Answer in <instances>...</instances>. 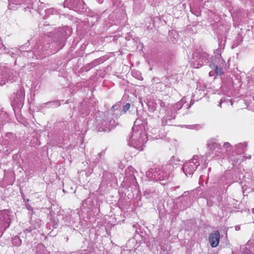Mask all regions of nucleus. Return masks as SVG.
<instances>
[{
  "label": "nucleus",
  "instance_id": "25",
  "mask_svg": "<svg viewBox=\"0 0 254 254\" xmlns=\"http://www.w3.org/2000/svg\"><path fill=\"white\" fill-rule=\"evenodd\" d=\"M101 60L99 59L95 60L94 61H92L90 64H89V68H92L94 66H95L96 65L98 64L100 61Z\"/></svg>",
  "mask_w": 254,
  "mask_h": 254
},
{
  "label": "nucleus",
  "instance_id": "9",
  "mask_svg": "<svg viewBox=\"0 0 254 254\" xmlns=\"http://www.w3.org/2000/svg\"><path fill=\"white\" fill-rule=\"evenodd\" d=\"M209 242L212 248L216 247L220 241V233L218 231H214L209 235Z\"/></svg>",
  "mask_w": 254,
  "mask_h": 254
},
{
  "label": "nucleus",
  "instance_id": "12",
  "mask_svg": "<svg viewBox=\"0 0 254 254\" xmlns=\"http://www.w3.org/2000/svg\"><path fill=\"white\" fill-rule=\"evenodd\" d=\"M50 47V44L48 45L47 44H45L43 43V45H39V44H37L36 46H35L33 53L36 56L40 54H42L45 51H47Z\"/></svg>",
  "mask_w": 254,
  "mask_h": 254
},
{
  "label": "nucleus",
  "instance_id": "19",
  "mask_svg": "<svg viewBox=\"0 0 254 254\" xmlns=\"http://www.w3.org/2000/svg\"><path fill=\"white\" fill-rule=\"evenodd\" d=\"M18 79V74L16 72V71H12L9 74L8 76V80L10 81L11 82H14L16 81Z\"/></svg>",
  "mask_w": 254,
  "mask_h": 254
},
{
  "label": "nucleus",
  "instance_id": "6",
  "mask_svg": "<svg viewBox=\"0 0 254 254\" xmlns=\"http://www.w3.org/2000/svg\"><path fill=\"white\" fill-rule=\"evenodd\" d=\"M25 91L22 87H19L16 92H14L11 96V105L14 108H20L24 104Z\"/></svg>",
  "mask_w": 254,
  "mask_h": 254
},
{
  "label": "nucleus",
  "instance_id": "35",
  "mask_svg": "<svg viewBox=\"0 0 254 254\" xmlns=\"http://www.w3.org/2000/svg\"><path fill=\"white\" fill-rule=\"evenodd\" d=\"M104 153V151H102V152H101L99 153L98 154V155L99 156H101V155H102V154L103 153Z\"/></svg>",
  "mask_w": 254,
  "mask_h": 254
},
{
  "label": "nucleus",
  "instance_id": "31",
  "mask_svg": "<svg viewBox=\"0 0 254 254\" xmlns=\"http://www.w3.org/2000/svg\"><path fill=\"white\" fill-rule=\"evenodd\" d=\"M223 101H224V100H223V99H221L220 100V102H219V104H218V106L219 107H221V104H222V102H223Z\"/></svg>",
  "mask_w": 254,
  "mask_h": 254
},
{
  "label": "nucleus",
  "instance_id": "39",
  "mask_svg": "<svg viewBox=\"0 0 254 254\" xmlns=\"http://www.w3.org/2000/svg\"><path fill=\"white\" fill-rule=\"evenodd\" d=\"M238 45V44H236V43L235 42V43H234V45H233V46H237Z\"/></svg>",
  "mask_w": 254,
  "mask_h": 254
},
{
  "label": "nucleus",
  "instance_id": "1",
  "mask_svg": "<svg viewBox=\"0 0 254 254\" xmlns=\"http://www.w3.org/2000/svg\"><path fill=\"white\" fill-rule=\"evenodd\" d=\"M140 121L136 120L132 128L131 135L129 136L128 145L136 148L139 150H142L144 143L147 140V136L146 133L141 129L139 126Z\"/></svg>",
  "mask_w": 254,
  "mask_h": 254
},
{
  "label": "nucleus",
  "instance_id": "22",
  "mask_svg": "<svg viewBox=\"0 0 254 254\" xmlns=\"http://www.w3.org/2000/svg\"><path fill=\"white\" fill-rule=\"evenodd\" d=\"M157 103L160 105V110L159 111L160 114H161V112L163 111H166V107L165 103L163 102L162 100L158 99L157 100Z\"/></svg>",
  "mask_w": 254,
  "mask_h": 254
},
{
  "label": "nucleus",
  "instance_id": "29",
  "mask_svg": "<svg viewBox=\"0 0 254 254\" xmlns=\"http://www.w3.org/2000/svg\"><path fill=\"white\" fill-rule=\"evenodd\" d=\"M120 107V105L119 104H116V105H114L112 106V110H117L118 109V108Z\"/></svg>",
  "mask_w": 254,
  "mask_h": 254
},
{
  "label": "nucleus",
  "instance_id": "3",
  "mask_svg": "<svg viewBox=\"0 0 254 254\" xmlns=\"http://www.w3.org/2000/svg\"><path fill=\"white\" fill-rule=\"evenodd\" d=\"M199 165V157L197 155H194L190 160L184 164L183 167L184 173L186 176L191 175Z\"/></svg>",
  "mask_w": 254,
  "mask_h": 254
},
{
  "label": "nucleus",
  "instance_id": "18",
  "mask_svg": "<svg viewBox=\"0 0 254 254\" xmlns=\"http://www.w3.org/2000/svg\"><path fill=\"white\" fill-rule=\"evenodd\" d=\"M158 104L157 101H154V100H150L147 102V106L148 107V110L150 112H154L157 108V105Z\"/></svg>",
  "mask_w": 254,
  "mask_h": 254
},
{
  "label": "nucleus",
  "instance_id": "24",
  "mask_svg": "<svg viewBox=\"0 0 254 254\" xmlns=\"http://www.w3.org/2000/svg\"><path fill=\"white\" fill-rule=\"evenodd\" d=\"M46 13L48 15H53L57 13V11L55 9L52 8L46 10Z\"/></svg>",
  "mask_w": 254,
  "mask_h": 254
},
{
  "label": "nucleus",
  "instance_id": "33",
  "mask_svg": "<svg viewBox=\"0 0 254 254\" xmlns=\"http://www.w3.org/2000/svg\"><path fill=\"white\" fill-rule=\"evenodd\" d=\"M3 44L1 42V39L0 38V49H1L3 47Z\"/></svg>",
  "mask_w": 254,
  "mask_h": 254
},
{
  "label": "nucleus",
  "instance_id": "38",
  "mask_svg": "<svg viewBox=\"0 0 254 254\" xmlns=\"http://www.w3.org/2000/svg\"><path fill=\"white\" fill-rule=\"evenodd\" d=\"M98 1H99V2L100 3L103 2V0H98Z\"/></svg>",
  "mask_w": 254,
  "mask_h": 254
},
{
  "label": "nucleus",
  "instance_id": "40",
  "mask_svg": "<svg viewBox=\"0 0 254 254\" xmlns=\"http://www.w3.org/2000/svg\"><path fill=\"white\" fill-rule=\"evenodd\" d=\"M218 60L219 61H222H222L220 59H218Z\"/></svg>",
  "mask_w": 254,
  "mask_h": 254
},
{
  "label": "nucleus",
  "instance_id": "30",
  "mask_svg": "<svg viewBox=\"0 0 254 254\" xmlns=\"http://www.w3.org/2000/svg\"><path fill=\"white\" fill-rule=\"evenodd\" d=\"M215 73H214V71H210L209 72V75L210 76H212L214 75Z\"/></svg>",
  "mask_w": 254,
  "mask_h": 254
},
{
  "label": "nucleus",
  "instance_id": "28",
  "mask_svg": "<svg viewBox=\"0 0 254 254\" xmlns=\"http://www.w3.org/2000/svg\"><path fill=\"white\" fill-rule=\"evenodd\" d=\"M132 75L134 76L135 74H136V78L138 79H139V77H140V73L138 71H132Z\"/></svg>",
  "mask_w": 254,
  "mask_h": 254
},
{
  "label": "nucleus",
  "instance_id": "15",
  "mask_svg": "<svg viewBox=\"0 0 254 254\" xmlns=\"http://www.w3.org/2000/svg\"><path fill=\"white\" fill-rule=\"evenodd\" d=\"M231 149L232 146L231 144L229 142H225L223 145V148H222V152H221L222 154L220 155V157H224L225 156V153L231 151Z\"/></svg>",
  "mask_w": 254,
  "mask_h": 254
},
{
  "label": "nucleus",
  "instance_id": "34",
  "mask_svg": "<svg viewBox=\"0 0 254 254\" xmlns=\"http://www.w3.org/2000/svg\"><path fill=\"white\" fill-rule=\"evenodd\" d=\"M67 3V0H65L64 2V7L66 6Z\"/></svg>",
  "mask_w": 254,
  "mask_h": 254
},
{
  "label": "nucleus",
  "instance_id": "8",
  "mask_svg": "<svg viewBox=\"0 0 254 254\" xmlns=\"http://www.w3.org/2000/svg\"><path fill=\"white\" fill-rule=\"evenodd\" d=\"M117 125L115 120L112 119H107L106 121H104L100 125L98 128V131H110Z\"/></svg>",
  "mask_w": 254,
  "mask_h": 254
},
{
  "label": "nucleus",
  "instance_id": "20",
  "mask_svg": "<svg viewBox=\"0 0 254 254\" xmlns=\"http://www.w3.org/2000/svg\"><path fill=\"white\" fill-rule=\"evenodd\" d=\"M12 244L16 247H19L21 245L22 241L17 236L14 237L12 239Z\"/></svg>",
  "mask_w": 254,
  "mask_h": 254
},
{
  "label": "nucleus",
  "instance_id": "5",
  "mask_svg": "<svg viewBox=\"0 0 254 254\" xmlns=\"http://www.w3.org/2000/svg\"><path fill=\"white\" fill-rule=\"evenodd\" d=\"M11 214L8 210L4 209L0 211V237L10 226Z\"/></svg>",
  "mask_w": 254,
  "mask_h": 254
},
{
  "label": "nucleus",
  "instance_id": "16",
  "mask_svg": "<svg viewBox=\"0 0 254 254\" xmlns=\"http://www.w3.org/2000/svg\"><path fill=\"white\" fill-rule=\"evenodd\" d=\"M36 254H49L46 247L43 244H38L37 246Z\"/></svg>",
  "mask_w": 254,
  "mask_h": 254
},
{
  "label": "nucleus",
  "instance_id": "21",
  "mask_svg": "<svg viewBox=\"0 0 254 254\" xmlns=\"http://www.w3.org/2000/svg\"><path fill=\"white\" fill-rule=\"evenodd\" d=\"M46 105L52 107H58L61 104L60 101H53L46 103Z\"/></svg>",
  "mask_w": 254,
  "mask_h": 254
},
{
  "label": "nucleus",
  "instance_id": "23",
  "mask_svg": "<svg viewBox=\"0 0 254 254\" xmlns=\"http://www.w3.org/2000/svg\"><path fill=\"white\" fill-rule=\"evenodd\" d=\"M64 36L63 34H62L61 35H59V40L56 41V40L55 38L53 40V42H57L61 46V48L63 46V42L64 41Z\"/></svg>",
  "mask_w": 254,
  "mask_h": 254
},
{
  "label": "nucleus",
  "instance_id": "37",
  "mask_svg": "<svg viewBox=\"0 0 254 254\" xmlns=\"http://www.w3.org/2000/svg\"><path fill=\"white\" fill-rule=\"evenodd\" d=\"M175 116H174V117H172V118H168L167 119L169 120H171V119H175Z\"/></svg>",
  "mask_w": 254,
  "mask_h": 254
},
{
  "label": "nucleus",
  "instance_id": "36",
  "mask_svg": "<svg viewBox=\"0 0 254 254\" xmlns=\"http://www.w3.org/2000/svg\"><path fill=\"white\" fill-rule=\"evenodd\" d=\"M208 157H210V153H209L208 154H206V157H205L206 159H207Z\"/></svg>",
  "mask_w": 254,
  "mask_h": 254
},
{
  "label": "nucleus",
  "instance_id": "42",
  "mask_svg": "<svg viewBox=\"0 0 254 254\" xmlns=\"http://www.w3.org/2000/svg\"><path fill=\"white\" fill-rule=\"evenodd\" d=\"M48 38L49 39L50 38V36H48Z\"/></svg>",
  "mask_w": 254,
  "mask_h": 254
},
{
  "label": "nucleus",
  "instance_id": "27",
  "mask_svg": "<svg viewBox=\"0 0 254 254\" xmlns=\"http://www.w3.org/2000/svg\"><path fill=\"white\" fill-rule=\"evenodd\" d=\"M198 127H199V125H196L186 126L187 128H189L190 129H197Z\"/></svg>",
  "mask_w": 254,
  "mask_h": 254
},
{
  "label": "nucleus",
  "instance_id": "11",
  "mask_svg": "<svg viewBox=\"0 0 254 254\" xmlns=\"http://www.w3.org/2000/svg\"><path fill=\"white\" fill-rule=\"evenodd\" d=\"M159 172V168H151L146 174V177L149 180L158 181V178H157V174Z\"/></svg>",
  "mask_w": 254,
  "mask_h": 254
},
{
  "label": "nucleus",
  "instance_id": "17",
  "mask_svg": "<svg viewBox=\"0 0 254 254\" xmlns=\"http://www.w3.org/2000/svg\"><path fill=\"white\" fill-rule=\"evenodd\" d=\"M247 146V143L246 142L238 144L236 148L237 152L239 154L244 153L246 150Z\"/></svg>",
  "mask_w": 254,
  "mask_h": 254
},
{
  "label": "nucleus",
  "instance_id": "4",
  "mask_svg": "<svg viewBox=\"0 0 254 254\" xmlns=\"http://www.w3.org/2000/svg\"><path fill=\"white\" fill-rule=\"evenodd\" d=\"M208 59V55L203 52H195L193 53L190 63L193 68L201 67Z\"/></svg>",
  "mask_w": 254,
  "mask_h": 254
},
{
  "label": "nucleus",
  "instance_id": "10",
  "mask_svg": "<svg viewBox=\"0 0 254 254\" xmlns=\"http://www.w3.org/2000/svg\"><path fill=\"white\" fill-rule=\"evenodd\" d=\"M30 224L31 226H29L28 228L24 230L23 232L25 234H27L33 230L40 228L42 223L41 220L39 218H35L33 219L31 218Z\"/></svg>",
  "mask_w": 254,
  "mask_h": 254
},
{
  "label": "nucleus",
  "instance_id": "14",
  "mask_svg": "<svg viewBox=\"0 0 254 254\" xmlns=\"http://www.w3.org/2000/svg\"><path fill=\"white\" fill-rule=\"evenodd\" d=\"M210 66L211 68L214 69V73L215 74L218 76H221L223 74V68L219 67L217 65L215 64L211 63L210 64Z\"/></svg>",
  "mask_w": 254,
  "mask_h": 254
},
{
  "label": "nucleus",
  "instance_id": "41",
  "mask_svg": "<svg viewBox=\"0 0 254 254\" xmlns=\"http://www.w3.org/2000/svg\"><path fill=\"white\" fill-rule=\"evenodd\" d=\"M44 57V56H43V55H42L41 56H40V58H42V57Z\"/></svg>",
  "mask_w": 254,
  "mask_h": 254
},
{
  "label": "nucleus",
  "instance_id": "13",
  "mask_svg": "<svg viewBox=\"0 0 254 254\" xmlns=\"http://www.w3.org/2000/svg\"><path fill=\"white\" fill-rule=\"evenodd\" d=\"M8 7L9 9L15 10L17 5H21L27 3L26 0H8Z\"/></svg>",
  "mask_w": 254,
  "mask_h": 254
},
{
  "label": "nucleus",
  "instance_id": "7",
  "mask_svg": "<svg viewBox=\"0 0 254 254\" xmlns=\"http://www.w3.org/2000/svg\"><path fill=\"white\" fill-rule=\"evenodd\" d=\"M207 147L209 150L212 152V153L215 154L214 156H212L211 158H214L216 156H220L222 154L221 152L222 148L220 145L214 139H210L207 142Z\"/></svg>",
  "mask_w": 254,
  "mask_h": 254
},
{
  "label": "nucleus",
  "instance_id": "32",
  "mask_svg": "<svg viewBox=\"0 0 254 254\" xmlns=\"http://www.w3.org/2000/svg\"><path fill=\"white\" fill-rule=\"evenodd\" d=\"M240 229V226H235V230L236 231H239Z\"/></svg>",
  "mask_w": 254,
  "mask_h": 254
},
{
  "label": "nucleus",
  "instance_id": "26",
  "mask_svg": "<svg viewBox=\"0 0 254 254\" xmlns=\"http://www.w3.org/2000/svg\"><path fill=\"white\" fill-rule=\"evenodd\" d=\"M130 108V104L127 103L125 105H124L123 107L122 112L123 113H126Z\"/></svg>",
  "mask_w": 254,
  "mask_h": 254
},
{
  "label": "nucleus",
  "instance_id": "2",
  "mask_svg": "<svg viewBox=\"0 0 254 254\" xmlns=\"http://www.w3.org/2000/svg\"><path fill=\"white\" fill-rule=\"evenodd\" d=\"M173 170L174 167L170 164L163 166L161 168H159V172L156 176L157 178H158V181L162 182L161 184L163 185L170 182L173 177Z\"/></svg>",
  "mask_w": 254,
  "mask_h": 254
}]
</instances>
